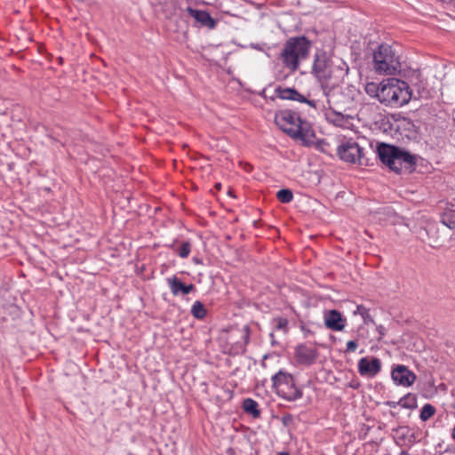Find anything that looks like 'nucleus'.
I'll return each instance as SVG.
<instances>
[{
	"mask_svg": "<svg viewBox=\"0 0 455 455\" xmlns=\"http://www.w3.org/2000/svg\"><path fill=\"white\" fill-rule=\"evenodd\" d=\"M169 285L172 292L174 295L179 294H188L192 291L196 290L195 285L193 284H184L180 279L177 277H173L169 279Z\"/></svg>",
	"mask_w": 455,
	"mask_h": 455,
	"instance_id": "17",
	"label": "nucleus"
},
{
	"mask_svg": "<svg viewBox=\"0 0 455 455\" xmlns=\"http://www.w3.org/2000/svg\"><path fill=\"white\" fill-rule=\"evenodd\" d=\"M331 110V111L330 113L326 114L327 119L337 126H344L347 121L345 116L341 112L338 111V109Z\"/></svg>",
	"mask_w": 455,
	"mask_h": 455,
	"instance_id": "19",
	"label": "nucleus"
},
{
	"mask_svg": "<svg viewBox=\"0 0 455 455\" xmlns=\"http://www.w3.org/2000/svg\"><path fill=\"white\" fill-rule=\"evenodd\" d=\"M391 377L395 384L403 387L411 386L416 379V375L404 365H396L392 370Z\"/></svg>",
	"mask_w": 455,
	"mask_h": 455,
	"instance_id": "11",
	"label": "nucleus"
},
{
	"mask_svg": "<svg viewBox=\"0 0 455 455\" xmlns=\"http://www.w3.org/2000/svg\"><path fill=\"white\" fill-rule=\"evenodd\" d=\"M380 103L390 108H399L409 103L411 90L409 84L397 78H387L380 82Z\"/></svg>",
	"mask_w": 455,
	"mask_h": 455,
	"instance_id": "3",
	"label": "nucleus"
},
{
	"mask_svg": "<svg viewBox=\"0 0 455 455\" xmlns=\"http://www.w3.org/2000/svg\"><path fill=\"white\" fill-rule=\"evenodd\" d=\"M397 404L403 408L413 409L417 406V398L414 395L408 394L402 397Z\"/></svg>",
	"mask_w": 455,
	"mask_h": 455,
	"instance_id": "25",
	"label": "nucleus"
},
{
	"mask_svg": "<svg viewBox=\"0 0 455 455\" xmlns=\"http://www.w3.org/2000/svg\"><path fill=\"white\" fill-rule=\"evenodd\" d=\"M276 392L288 401H294L302 395V392L295 387L293 378L291 379V382L284 383Z\"/></svg>",
	"mask_w": 455,
	"mask_h": 455,
	"instance_id": "16",
	"label": "nucleus"
},
{
	"mask_svg": "<svg viewBox=\"0 0 455 455\" xmlns=\"http://www.w3.org/2000/svg\"><path fill=\"white\" fill-rule=\"evenodd\" d=\"M278 455H289L287 452H280Z\"/></svg>",
	"mask_w": 455,
	"mask_h": 455,
	"instance_id": "36",
	"label": "nucleus"
},
{
	"mask_svg": "<svg viewBox=\"0 0 455 455\" xmlns=\"http://www.w3.org/2000/svg\"><path fill=\"white\" fill-rule=\"evenodd\" d=\"M373 69L379 75H394L400 71L399 57L390 45L380 44L373 52Z\"/></svg>",
	"mask_w": 455,
	"mask_h": 455,
	"instance_id": "6",
	"label": "nucleus"
},
{
	"mask_svg": "<svg viewBox=\"0 0 455 455\" xmlns=\"http://www.w3.org/2000/svg\"><path fill=\"white\" fill-rule=\"evenodd\" d=\"M425 233L428 237V243L432 247H439L446 240L448 234L444 230H441L436 223H428L425 228Z\"/></svg>",
	"mask_w": 455,
	"mask_h": 455,
	"instance_id": "12",
	"label": "nucleus"
},
{
	"mask_svg": "<svg viewBox=\"0 0 455 455\" xmlns=\"http://www.w3.org/2000/svg\"><path fill=\"white\" fill-rule=\"evenodd\" d=\"M274 331L271 332L270 336L273 339L275 333H280L285 335L288 332V320L285 318L278 317L273 319Z\"/></svg>",
	"mask_w": 455,
	"mask_h": 455,
	"instance_id": "18",
	"label": "nucleus"
},
{
	"mask_svg": "<svg viewBox=\"0 0 455 455\" xmlns=\"http://www.w3.org/2000/svg\"><path fill=\"white\" fill-rule=\"evenodd\" d=\"M381 370V361L377 357H363L358 361V372L363 377L373 378Z\"/></svg>",
	"mask_w": 455,
	"mask_h": 455,
	"instance_id": "10",
	"label": "nucleus"
},
{
	"mask_svg": "<svg viewBox=\"0 0 455 455\" xmlns=\"http://www.w3.org/2000/svg\"><path fill=\"white\" fill-rule=\"evenodd\" d=\"M190 252V244L188 243H184L180 246L179 250V255L181 258H187Z\"/></svg>",
	"mask_w": 455,
	"mask_h": 455,
	"instance_id": "29",
	"label": "nucleus"
},
{
	"mask_svg": "<svg viewBox=\"0 0 455 455\" xmlns=\"http://www.w3.org/2000/svg\"><path fill=\"white\" fill-rule=\"evenodd\" d=\"M219 20L212 18L208 12L201 10L200 12V23L201 27H205L209 29H213Z\"/></svg>",
	"mask_w": 455,
	"mask_h": 455,
	"instance_id": "21",
	"label": "nucleus"
},
{
	"mask_svg": "<svg viewBox=\"0 0 455 455\" xmlns=\"http://www.w3.org/2000/svg\"><path fill=\"white\" fill-rule=\"evenodd\" d=\"M275 93L277 97L282 100H291L299 102H305L315 108H317L318 102L307 100L302 94L293 88H282L281 86H278L275 88Z\"/></svg>",
	"mask_w": 455,
	"mask_h": 455,
	"instance_id": "14",
	"label": "nucleus"
},
{
	"mask_svg": "<svg viewBox=\"0 0 455 455\" xmlns=\"http://www.w3.org/2000/svg\"><path fill=\"white\" fill-rule=\"evenodd\" d=\"M451 435H452L453 439H455V427L452 429V434Z\"/></svg>",
	"mask_w": 455,
	"mask_h": 455,
	"instance_id": "35",
	"label": "nucleus"
},
{
	"mask_svg": "<svg viewBox=\"0 0 455 455\" xmlns=\"http://www.w3.org/2000/svg\"><path fill=\"white\" fill-rule=\"evenodd\" d=\"M317 357V351L312 346L299 345L295 349V358L300 364L310 365Z\"/></svg>",
	"mask_w": 455,
	"mask_h": 455,
	"instance_id": "13",
	"label": "nucleus"
},
{
	"mask_svg": "<svg viewBox=\"0 0 455 455\" xmlns=\"http://www.w3.org/2000/svg\"><path fill=\"white\" fill-rule=\"evenodd\" d=\"M239 333V339H236L235 331H232L228 338V343L230 345L228 352L234 355L243 354L249 340V328L247 326H244Z\"/></svg>",
	"mask_w": 455,
	"mask_h": 455,
	"instance_id": "9",
	"label": "nucleus"
},
{
	"mask_svg": "<svg viewBox=\"0 0 455 455\" xmlns=\"http://www.w3.org/2000/svg\"><path fill=\"white\" fill-rule=\"evenodd\" d=\"M275 122L282 131L291 138L299 140L306 145L314 142L315 132L311 124L302 120L297 113L291 110L279 111L275 116Z\"/></svg>",
	"mask_w": 455,
	"mask_h": 455,
	"instance_id": "1",
	"label": "nucleus"
},
{
	"mask_svg": "<svg viewBox=\"0 0 455 455\" xmlns=\"http://www.w3.org/2000/svg\"><path fill=\"white\" fill-rule=\"evenodd\" d=\"M191 313L196 318L199 319V300L194 302Z\"/></svg>",
	"mask_w": 455,
	"mask_h": 455,
	"instance_id": "32",
	"label": "nucleus"
},
{
	"mask_svg": "<svg viewBox=\"0 0 455 455\" xmlns=\"http://www.w3.org/2000/svg\"><path fill=\"white\" fill-rule=\"evenodd\" d=\"M324 324L331 331H340L346 326V319L339 311L330 310L324 315Z\"/></svg>",
	"mask_w": 455,
	"mask_h": 455,
	"instance_id": "15",
	"label": "nucleus"
},
{
	"mask_svg": "<svg viewBox=\"0 0 455 455\" xmlns=\"http://www.w3.org/2000/svg\"><path fill=\"white\" fill-rule=\"evenodd\" d=\"M243 408L246 413L251 414L253 418H258L260 414L258 410V403L251 398L243 401Z\"/></svg>",
	"mask_w": 455,
	"mask_h": 455,
	"instance_id": "22",
	"label": "nucleus"
},
{
	"mask_svg": "<svg viewBox=\"0 0 455 455\" xmlns=\"http://www.w3.org/2000/svg\"><path fill=\"white\" fill-rule=\"evenodd\" d=\"M312 73L321 85V89L331 84H339L342 70L332 65L331 60L324 54H316Z\"/></svg>",
	"mask_w": 455,
	"mask_h": 455,
	"instance_id": "5",
	"label": "nucleus"
},
{
	"mask_svg": "<svg viewBox=\"0 0 455 455\" xmlns=\"http://www.w3.org/2000/svg\"><path fill=\"white\" fill-rule=\"evenodd\" d=\"M277 199L283 204H288L292 201L293 194L290 189H281L276 193Z\"/></svg>",
	"mask_w": 455,
	"mask_h": 455,
	"instance_id": "27",
	"label": "nucleus"
},
{
	"mask_svg": "<svg viewBox=\"0 0 455 455\" xmlns=\"http://www.w3.org/2000/svg\"><path fill=\"white\" fill-rule=\"evenodd\" d=\"M357 347H358L357 341L349 340L347 343V348H346L345 352H347V353L355 352L357 349Z\"/></svg>",
	"mask_w": 455,
	"mask_h": 455,
	"instance_id": "30",
	"label": "nucleus"
},
{
	"mask_svg": "<svg viewBox=\"0 0 455 455\" xmlns=\"http://www.w3.org/2000/svg\"><path fill=\"white\" fill-rule=\"evenodd\" d=\"M364 89H365L366 93L369 96L377 98L378 100L380 102V92L382 90L380 88V83L379 84H376L373 82L367 83Z\"/></svg>",
	"mask_w": 455,
	"mask_h": 455,
	"instance_id": "24",
	"label": "nucleus"
},
{
	"mask_svg": "<svg viewBox=\"0 0 455 455\" xmlns=\"http://www.w3.org/2000/svg\"><path fill=\"white\" fill-rule=\"evenodd\" d=\"M435 407L430 403H426L421 409L419 418L422 421H427L435 414Z\"/></svg>",
	"mask_w": 455,
	"mask_h": 455,
	"instance_id": "26",
	"label": "nucleus"
},
{
	"mask_svg": "<svg viewBox=\"0 0 455 455\" xmlns=\"http://www.w3.org/2000/svg\"><path fill=\"white\" fill-rule=\"evenodd\" d=\"M220 186H221V185H220V183H217V184H216V188H220Z\"/></svg>",
	"mask_w": 455,
	"mask_h": 455,
	"instance_id": "37",
	"label": "nucleus"
},
{
	"mask_svg": "<svg viewBox=\"0 0 455 455\" xmlns=\"http://www.w3.org/2000/svg\"><path fill=\"white\" fill-rule=\"evenodd\" d=\"M387 404H388L389 406H391V407H395V406L397 404V403H395V402H388V403H387Z\"/></svg>",
	"mask_w": 455,
	"mask_h": 455,
	"instance_id": "34",
	"label": "nucleus"
},
{
	"mask_svg": "<svg viewBox=\"0 0 455 455\" xmlns=\"http://www.w3.org/2000/svg\"><path fill=\"white\" fill-rule=\"evenodd\" d=\"M187 12L195 19L196 23L199 22V10L188 7Z\"/></svg>",
	"mask_w": 455,
	"mask_h": 455,
	"instance_id": "31",
	"label": "nucleus"
},
{
	"mask_svg": "<svg viewBox=\"0 0 455 455\" xmlns=\"http://www.w3.org/2000/svg\"><path fill=\"white\" fill-rule=\"evenodd\" d=\"M201 319L206 315V309L204 307V306L201 304Z\"/></svg>",
	"mask_w": 455,
	"mask_h": 455,
	"instance_id": "33",
	"label": "nucleus"
},
{
	"mask_svg": "<svg viewBox=\"0 0 455 455\" xmlns=\"http://www.w3.org/2000/svg\"><path fill=\"white\" fill-rule=\"evenodd\" d=\"M355 314H359L363 317V322L365 323L373 322L371 316L369 314V310L363 306H357V308L355 311Z\"/></svg>",
	"mask_w": 455,
	"mask_h": 455,
	"instance_id": "28",
	"label": "nucleus"
},
{
	"mask_svg": "<svg viewBox=\"0 0 455 455\" xmlns=\"http://www.w3.org/2000/svg\"><path fill=\"white\" fill-rule=\"evenodd\" d=\"M337 153L342 161L356 164L365 163L363 148L352 140L342 142L338 147Z\"/></svg>",
	"mask_w": 455,
	"mask_h": 455,
	"instance_id": "7",
	"label": "nucleus"
},
{
	"mask_svg": "<svg viewBox=\"0 0 455 455\" xmlns=\"http://www.w3.org/2000/svg\"><path fill=\"white\" fill-rule=\"evenodd\" d=\"M325 97L326 105L323 103V108L328 107L329 109H342L350 103V99L344 94L339 84H331L322 89Z\"/></svg>",
	"mask_w": 455,
	"mask_h": 455,
	"instance_id": "8",
	"label": "nucleus"
},
{
	"mask_svg": "<svg viewBox=\"0 0 455 455\" xmlns=\"http://www.w3.org/2000/svg\"><path fill=\"white\" fill-rule=\"evenodd\" d=\"M377 154L380 161L395 172H401L403 170L410 172L416 164L414 156L406 150L388 144H379L377 148Z\"/></svg>",
	"mask_w": 455,
	"mask_h": 455,
	"instance_id": "4",
	"label": "nucleus"
},
{
	"mask_svg": "<svg viewBox=\"0 0 455 455\" xmlns=\"http://www.w3.org/2000/svg\"><path fill=\"white\" fill-rule=\"evenodd\" d=\"M441 223L450 229L455 228V211L447 210L441 215Z\"/></svg>",
	"mask_w": 455,
	"mask_h": 455,
	"instance_id": "23",
	"label": "nucleus"
},
{
	"mask_svg": "<svg viewBox=\"0 0 455 455\" xmlns=\"http://www.w3.org/2000/svg\"><path fill=\"white\" fill-rule=\"evenodd\" d=\"M310 49L311 42L306 36L289 38L280 53L283 66L291 73L296 72L299 68V63L307 59Z\"/></svg>",
	"mask_w": 455,
	"mask_h": 455,
	"instance_id": "2",
	"label": "nucleus"
},
{
	"mask_svg": "<svg viewBox=\"0 0 455 455\" xmlns=\"http://www.w3.org/2000/svg\"><path fill=\"white\" fill-rule=\"evenodd\" d=\"M291 374L280 371L272 377L273 386L278 391L284 383L291 382Z\"/></svg>",
	"mask_w": 455,
	"mask_h": 455,
	"instance_id": "20",
	"label": "nucleus"
}]
</instances>
